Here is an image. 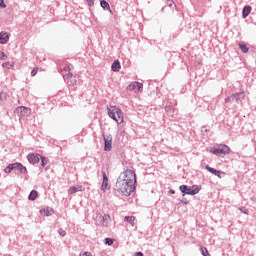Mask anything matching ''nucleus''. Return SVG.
Returning a JSON list of instances; mask_svg holds the SVG:
<instances>
[{"label": "nucleus", "mask_w": 256, "mask_h": 256, "mask_svg": "<svg viewBox=\"0 0 256 256\" xmlns=\"http://www.w3.org/2000/svg\"><path fill=\"white\" fill-rule=\"evenodd\" d=\"M205 169H207L209 173H212V175H216V177H218L219 179H221L222 175L225 176V172L215 170V168H211V166L209 165L205 166Z\"/></svg>", "instance_id": "10"}, {"label": "nucleus", "mask_w": 256, "mask_h": 256, "mask_svg": "<svg viewBox=\"0 0 256 256\" xmlns=\"http://www.w3.org/2000/svg\"><path fill=\"white\" fill-rule=\"evenodd\" d=\"M40 159H41V165H42V167H45V165H47V158L40 156Z\"/></svg>", "instance_id": "28"}, {"label": "nucleus", "mask_w": 256, "mask_h": 256, "mask_svg": "<svg viewBox=\"0 0 256 256\" xmlns=\"http://www.w3.org/2000/svg\"><path fill=\"white\" fill-rule=\"evenodd\" d=\"M14 66H15L14 62H5L2 64V67H4V69H13Z\"/></svg>", "instance_id": "21"}, {"label": "nucleus", "mask_w": 256, "mask_h": 256, "mask_svg": "<svg viewBox=\"0 0 256 256\" xmlns=\"http://www.w3.org/2000/svg\"><path fill=\"white\" fill-rule=\"evenodd\" d=\"M111 69L112 71H115V72H118L121 69V63H119V60H115L112 63Z\"/></svg>", "instance_id": "16"}, {"label": "nucleus", "mask_w": 256, "mask_h": 256, "mask_svg": "<svg viewBox=\"0 0 256 256\" xmlns=\"http://www.w3.org/2000/svg\"><path fill=\"white\" fill-rule=\"evenodd\" d=\"M89 7H93V5H95V0H86Z\"/></svg>", "instance_id": "31"}, {"label": "nucleus", "mask_w": 256, "mask_h": 256, "mask_svg": "<svg viewBox=\"0 0 256 256\" xmlns=\"http://www.w3.org/2000/svg\"><path fill=\"white\" fill-rule=\"evenodd\" d=\"M239 211H241V213H244V215H249V210L247 208H239Z\"/></svg>", "instance_id": "29"}, {"label": "nucleus", "mask_w": 256, "mask_h": 256, "mask_svg": "<svg viewBox=\"0 0 256 256\" xmlns=\"http://www.w3.org/2000/svg\"><path fill=\"white\" fill-rule=\"evenodd\" d=\"M108 115L111 117V119L116 121L118 125H121V123L124 121L123 111H121V109H119L117 106H111L108 108Z\"/></svg>", "instance_id": "3"}, {"label": "nucleus", "mask_w": 256, "mask_h": 256, "mask_svg": "<svg viewBox=\"0 0 256 256\" xmlns=\"http://www.w3.org/2000/svg\"><path fill=\"white\" fill-rule=\"evenodd\" d=\"M242 53H249V48L245 44H239Z\"/></svg>", "instance_id": "22"}, {"label": "nucleus", "mask_w": 256, "mask_h": 256, "mask_svg": "<svg viewBox=\"0 0 256 256\" xmlns=\"http://www.w3.org/2000/svg\"><path fill=\"white\" fill-rule=\"evenodd\" d=\"M170 193H175V191L171 190Z\"/></svg>", "instance_id": "37"}, {"label": "nucleus", "mask_w": 256, "mask_h": 256, "mask_svg": "<svg viewBox=\"0 0 256 256\" xmlns=\"http://www.w3.org/2000/svg\"><path fill=\"white\" fill-rule=\"evenodd\" d=\"M9 41V34L7 33H0V44L5 45Z\"/></svg>", "instance_id": "14"}, {"label": "nucleus", "mask_w": 256, "mask_h": 256, "mask_svg": "<svg viewBox=\"0 0 256 256\" xmlns=\"http://www.w3.org/2000/svg\"><path fill=\"white\" fill-rule=\"evenodd\" d=\"M113 141V138L111 137V135H108V136H104V143H105V146H104V151H111V143Z\"/></svg>", "instance_id": "9"}, {"label": "nucleus", "mask_w": 256, "mask_h": 256, "mask_svg": "<svg viewBox=\"0 0 256 256\" xmlns=\"http://www.w3.org/2000/svg\"><path fill=\"white\" fill-rule=\"evenodd\" d=\"M100 5L103 9H106L107 11H111V6H109V3L105 0H102L100 2Z\"/></svg>", "instance_id": "20"}, {"label": "nucleus", "mask_w": 256, "mask_h": 256, "mask_svg": "<svg viewBox=\"0 0 256 256\" xmlns=\"http://www.w3.org/2000/svg\"><path fill=\"white\" fill-rule=\"evenodd\" d=\"M80 256H92L91 252H81Z\"/></svg>", "instance_id": "32"}, {"label": "nucleus", "mask_w": 256, "mask_h": 256, "mask_svg": "<svg viewBox=\"0 0 256 256\" xmlns=\"http://www.w3.org/2000/svg\"><path fill=\"white\" fill-rule=\"evenodd\" d=\"M13 169H15V163L14 164H10L5 168V173H11V171H13Z\"/></svg>", "instance_id": "23"}, {"label": "nucleus", "mask_w": 256, "mask_h": 256, "mask_svg": "<svg viewBox=\"0 0 256 256\" xmlns=\"http://www.w3.org/2000/svg\"><path fill=\"white\" fill-rule=\"evenodd\" d=\"M251 13V6H245L242 11V17L243 19H246V17H249V14Z\"/></svg>", "instance_id": "15"}, {"label": "nucleus", "mask_w": 256, "mask_h": 256, "mask_svg": "<svg viewBox=\"0 0 256 256\" xmlns=\"http://www.w3.org/2000/svg\"><path fill=\"white\" fill-rule=\"evenodd\" d=\"M103 176V182L101 185V191H106L107 187H109V178L107 177V174L105 172H102Z\"/></svg>", "instance_id": "11"}, {"label": "nucleus", "mask_w": 256, "mask_h": 256, "mask_svg": "<svg viewBox=\"0 0 256 256\" xmlns=\"http://www.w3.org/2000/svg\"><path fill=\"white\" fill-rule=\"evenodd\" d=\"M27 159L32 165H37L41 159V156L39 154L30 153L27 155Z\"/></svg>", "instance_id": "6"}, {"label": "nucleus", "mask_w": 256, "mask_h": 256, "mask_svg": "<svg viewBox=\"0 0 256 256\" xmlns=\"http://www.w3.org/2000/svg\"><path fill=\"white\" fill-rule=\"evenodd\" d=\"M78 191H77V187L76 186H72V187H70L69 188V190H68V193L70 194V195H73V193H77Z\"/></svg>", "instance_id": "25"}, {"label": "nucleus", "mask_w": 256, "mask_h": 256, "mask_svg": "<svg viewBox=\"0 0 256 256\" xmlns=\"http://www.w3.org/2000/svg\"><path fill=\"white\" fill-rule=\"evenodd\" d=\"M124 221L129 223L132 227H135V221H137V219L135 218V216H125Z\"/></svg>", "instance_id": "13"}, {"label": "nucleus", "mask_w": 256, "mask_h": 256, "mask_svg": "<svg viewBox=\"0 0 256 256\" xmlns=\"http://www.w3.org/2000/svg\"><path fill=\"white\" fill-rule=\"evenodd\" d=\"M208 151L213 155H229L231 153V148L225 144H220L218 147L209 148Z\"/></svg>", "instance_id": "4"}, {"label": "nucleus", "mask_w": 256, "mask_h": 256, "mask_svg": "<svg viewBox=\"0 0 256 256\" xmlns=\"http://www.w3.org/2000/svg\"><path fill=\"white\" fill-rule=\"evenodd\" d=\"M180 191L186 195H197V193L201 191V186L193 185L192 187H189L187 185H181Z\"/></svg>", "instance_id": "5"}, {"label": "nucleus", "mask_w": 256, "mask_h": 256, "mask_svg": "<svg viewBox=\"0 0 256 256\" xmlns=\"http://www.w3.org/2000/svg\"><path fill=\"white\" fill-rule=\"evenodd\" d=\"M53 213H54L53 209H49V208L40 210V214L42 215V217H51Z\"/></svg>", "instance_id": "12"}, {"label": "nucleus", "mask_w": 256, "mask_h": 256, "mask_svg": "<svg viewBox=\"0 0 256 256\" xmlns=\"http://www.w3.org/2000/svg\"><path fill=\"white\" fill-rule=\"evenodd\" d=\"M105 243H106V245L111 246V245H113V243H115V240H113L111 238H106Z\"/></svg>", "instance_id": "26"}, {"label": "nucleus", "mask_w": 256, "mask_h": 256, "mask_svg": "<svg viewBox=\"0 0 256 256\" xmlns=\"http://www.w3.org/2000/svg\"><path fill=\"white\" fill-rule=\"evenodd\" d=\"M59 233L62 237H65V231H60Z\"/></svg>", "instance_id": "35"}, {"label": "nucleus", "mask_w": 256, "mask_h": 256, "mask_svg": "<svg viewBox=\"0 0 256 256\" xmlns=\"http://www.w3.org/2000/svg\"><path fill=\"white\" fill-rule=\"evenodd\" d=\"M15 169H18V171H20V173L27 172V168L23 167V164H21V163H15Z\"/></svg>", "instance_id": "18"}, {"label": "nucleus", "mask_w": 256, "mask_h": 256, "mask_svg": "<svg viewBox=\"0 0 256 256\" xmlns=\"http://www.w3.org/2000/svg\"><path fill=\"white\" fill-rule=\"evenodd\" d=\"M130 91H135V93H139V91L143 90V83L141 82H133L129 85Z\"/></svg>", "instance_id": "8"}, {"label": "nucleus", "mask_w": 256, "mask_h": 256, "mask_svg": "<svg viewBox=\"0 0 256 256\" xmlns=\"http://www.w3.org/2000/svg\"><path fill=\"white\" fill-rule=\"evenodd\" d=\"M38 71H39L38 67L33 68V70L31 71V76L35 77V75H37Z\"/></svg>", "instance_id": "27"}, {"label": "nucleus", "mask_w": 256, "mask_h": 256, "mask_svg": "<svg viewBox=\"0 0 256 256\" xmlns=\"http://www.w3.org/2000/svg\"><path fill=\"white\" fill-rule=\"evenodd\" d=\"M5 59H7V56L5 55L4 52L0 51V61H5Z\"/></svg>", "instance_id": "30"}, {"label": "nucleus", "mask_w": 256, "mask_h": 256, "mask_svg": "<svg viewBox=\"0 0 256 256\" xmlns=\"http://www.w3.org/2000/svg\"><path fill=\"white\" fill-rule=\"evenodd\" d=\"M135 183H137L135 172L133 170H126L119 176L116 182V189L125 197H129L135 191Z\"/></svg>", "instance_id": "1"}, {"label": "nucleus", "mask_w": 256, "mask_h": 256, "mask_svg": "<svg viewBox=\"0 0 256 256\" xmlns=\"http://www.w3.org/2000/svg\"><path fill=\"white\" fill-rule=\"evenodd\" d=\"M103 226L107 227L111 223V216L105 214L102 218Z\"/></svg>", "instance_id": "17"}, {"label": "nucleus", "mask_w": 256, "mask_h": 256, "mask_svg": "<svg viewBox=\"0 0 256 256\" xmlns=\"http://www.w3.org/2000/svg\"><path fill=\"white\" fill-rule=\"evenodd\" d=\"M16 113H20L21 117H27L31 113V108L25 106L17 107Z\"/></svg>", "instance_id": "7"}, {"label": "nucleus", "mask_w": 256, "mask_h": 256, "mask_svg": "<svg viewBox=\"0 0 256 256\" xmlns=\"http://www.w3.org/2000/svg\"><path fill=\"white\" fill-rule=\"evenodd\" d=\"M73 64H67L60 69L63 79L69 87H75L77 85V75L73 74Z\"/></svg>", "instance_id": "2"}, {"label": "nucleus", "mask_w": 256, "mask_h": 256, "mask_svg": "<svg viewBox=\"0 0 256 256\" xmlns=\"http://www.w3.org/2000/svg\"><path fill=\"white\" fill-rule=\"evenodd\" d=\"M76 187V191H85V188L83 186H75Z\"/></svg>", "instance_id": "33"}, {"label": "nucleus", "mask_w": 256, "mask_h": 256, "mask_svg": "<svg viewBox=\"0 0 256 256\" xmlns=\"http://www.w3.org/2000/svg\"><path fill=\"white\" fill-rule=\"evenodd\" d=\"M0 7H2L3 9L7 7V5H5V2L3 0H0Z\"/></svg>", "instance_id": "34"}, {"label": "nucleus", "mask_w": 256, "mask_h": 256, "mask_svg": "<svg viewBox=\"0 0 256 256\" xmlns=\"http://www.w3.org/2000/svg\"><path fill=\"white\" fill-rule=\"evenodd\" d=\"M200 251H201L202 255H204V256H211V254H209V251L205 247H201Z\"/></svg>", "instance_id": "24"}, {"label": "nucleus", "mask_w": 256, "mask_h": 256, "mask_svg": "<svg viewBox=\"0 0 256 256\" xmlns=\"http://www.w3.org/2000/svg\"><path fill=\"white\" fill-rule=\"evenodd\" d=\"M229 99H231V98L228 97V98L226 99V102L229 101Z\"/></svg>", "instance_id": "36"}, {"label": "nucleus", "mask_w": 256, "mask_h": 256, "mask_svg": "<svg viewBox=\"0 0 256 256\" xmlns=\"http://www.w3.org/2000/svg\"><path fill=\"white\" fill-rule=\"evenodd\" d=\"M38 195H39V194L37 193V191L32 190V191L30 192L29 196H28V199H29L30 201H35V199H37Z\"/></svg>", "instance_id": "19"}]
</instances>
